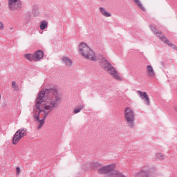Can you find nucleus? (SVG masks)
<instances>
[{
    "label": "nucleus",
    "mask_w": 177,
    "mask_h": 177,
    "mask_svg": "<svg viewBox=\"0 0 177 177\" xmlns=\"http://www.w3.org/2000/svg\"><path fill=\"white\" fill-rule=\"evenodd\" d=\"M52 92H53L52 89H46L44 91H40L36 99L35 107L39 111L33 114V117L35 121L37 122V129H41L45 125V118L48 117L49 113L53 109L59 106V103L62 100V95L57 91H55L53 95H49ZM48 95H49V97L44 101V97L48 96Z\"/></svg>",
    "instance_id": "f257e3e1"
},
{
    "label": "nucleus",
    "mask_w": 177,
    "mask_h": 177,
    "mask_svg": "<svg viewBox=\"0 0 177 177\" xmlns=\"http://www.w3.org/2000/svg\"><path fill=\"white\" fill-rule=\"evenodd\" d=\"M79 52L84 57L92 62H96V55L91 47L85 43H81L79 46Z\"/></svg>",
    "instance_id": "f03ea898"
},
{
    "label": "nucleus",
    "mask_w": 177,
    "mask_h": 177,
    "mask_svg": "<svg viewBox=\"0 0 177 177\" xmlns=\"http://www.w3.org/2000/svg\"><path fill=\"white\" fill-rule=\"evenodd\" d=\"M133 177H156V173L150 169V167L144 166L141 167L140 171L134 174Z\"/></svg>",
    "instance_id": "7ed1b4c3"
},
{
    "label": "nucleus",
    "mask_w": 177,
    "mask_h": 177,
    "mask_svg": "<svg viewBox=\"0 0 177 177\" xmlns=\"http://www.w3.org/2000/svg\"><path fill=\"white\" fill-rule=\"evenodd\" d=\"M104 69L112 75L116 81H122V79L118 75V72L114 68L107 60H104Z\"/></svg>",
    "instance_id": "20e7f679"
},
{
    "label": "nucleus",
    "mask_w": 177,
    "mask_h": 177,
    "mask_svg": "<svg viewBox=\"0 0 177 177\" xmlns=\"http://www.w3.org/2000/svg\"><path fill=\"white\" fill-rule=\"evenodd\" d=\"M27 136V129H19L14 135L12 138V145H18L19 142Z\"/></svg>",
    "instance_id": "39448f33"
},
{
    "label": "nucleus",
    "mask_w": 177,
    "mask_h": 177,
    "mask_svg": "<svg viewBox=\"0 0 177 177\" xmlns=\"http://www.w3.org/2000/svg\"><path fill=\"white\" fill-rule=\"evenodd\" d=\"M124 118H126L128 124H130L131 127H133V121L135 120V113L129 107H127L124 109Z\"/></svg>",
    "instance_id": "423d86ee"
},
{
    "label": "nucleus",
    "mask_w": 177,
    "mask_h": 177,
    "mask_svg": "<svg viewBox=\"0 0 177 177\" xmlns=\"http://www.w3.org/2000/svg\"><path fill=\"white\" fill-rule=\"evenodd\" d=\"M8 8L10 10H20L21 1L20 0H8Z\"/></svg>",
    "instance_id": "0eeeda50"
},
{
    "label": "nucleus",
    "mask_w": 177,
    "mask_h": 177,
    "mask_svg": "<svg viewBox=\"0 0 177 177\" xmlns=\"http://www.w3.org/2000/svg\"><path fill=\"white\" fill-rule=\"evenodd\" d=\"M138 93L141 99H145V102H147V106H150V98H149L147 93L138 91Z\"/></svg>",
    "instance_id": "6e6552de"
},
{
    "label": "nucleus",
    "mask_w": 177,
    "mask_h": 177,
    "mask_svg": "<svg viewBox=\"0 0 177 177\" xmlns=\"http://www.w3.org/2000/svg\"><path fill=\"white\" fill-rule=\"evenodd\" d=\"M34 62H38V60H41L42 57H44V52L41 50H38L34 54Z\"/></svg>",
    "instance_id": "1a4fd4ad"
},
{
    "label": "nucleus",
    "mask_w": 177,
    "mask_h": 177,
    "mask_svg": "<svg viewBox=\"0 0 177 177\" xmlns=\"http://www.w3.org/2000/svg\"><path fill=\"white\" fill-rule=\"evenodd\" d=\"M160 41H162V42H164V44H167V45H168L169 46H170L171 48H172L173 49H177L176 46L171 44L169 42V40H168L167 39V37H165V36H163L162 37H160Z\"/></svg>",
    "instance_id": "9d476101"
},
{
    "label": "nucleus",
    "mask_w": 177,
    "mask_h": 177,
    "mask_svg": "<svg viewBox=\"0 0 177 177\" xmlns=\"http://www.w3.org/2000/svg\"><path fill=\"white\" fill-rule=\"evenodd\" d=\"M147 75H149V77H154L155 73H154V69H153V66L148 65L147 66Z\"/></svg>",
    "instance_id": "9b49d317"
},
{
    "label": "nucleus",
    "mask_w": 177,
    "mask_h": 177,
    "mask_svg": "<svg viewBox=\"0 0 177 177\" xmlns=\"http://www.w3.org/2000/svg\"><path fill=\"white\" fill-rule=\"evenodd\" d=\"M151 30L153 32H154L157 35V37H158V38H160V39H161V38L164 37V35H162V32H160V31L157 30V28H156V27L151 26Z\"/></svg>",
    "instance_id": "f8f14e48"
},
{
    "label": "nucleus",
    "mask_w": 177,
    "mask_h": 177,
    "mask_svg": "<svg viewBox=\"0 0 177 177\" xmlns=\"http://www.w3.org/2000/svg\"><path fill=\"white\" fill-rule=\"evenodd\" d=\"M100 12L102 16H104V17H111V14L106 11V9L103 7H100Z\"/></svg>",
    "instance_id": "ddd939ff"
},
{
    "label": "nucleus",
    "mask_w": 177,
    "mask_h": 177,
    "mask_svg": "<svg viewBox=\"0 0 177 177\" xmlns=\"http://www.w3.org/2000/svg\"><path fill=\"white\" fill-rule=\"evenodd\" d=\"M62 61L64 62V63L66 65V66H71L72 64V62L71 59H68V57H62Z\"/></svg>",
    "instance_id": "4468645a"
},
{
    "label": "nucleus",
    "mask_w": 177,
    "mask_h": 177,
    "mask_svg": "<svg viewBox=\"0 0 177 177\" xmlns=\"http://www.w3.org/2000/svg\"><path fill=\"white\" fill-rule=\"evenodd\" d=\"M48 28V21L44 20L40 22V30H45Z\"/></svg>",
    "instance_id": "2eb2a0df"
},
{
    "label": "nucleus",
    "mask_w": 177,
    "mask_h": 177,
    "mask_svg": "<svg viewBox=\"0 0 177 177\" xmlns=\"http://www.w3.org/2000/svg\"><path fill=\"white\" fill-rule=\"evenodd\" d=\"M84 107H85V106H84V105H80V106H77V108L73 109L74 114H78V113H80L81 111V110H82V109H84Z\"/></svg>",
    "instance_id": "dca6fc26"
},
{
    "label": "nucleus",
    "mask_w": 177,
    "mask_h": 177,
    "mask_svg": "<svg viewBox=\"0 0 177 177\" xmlns=\"http://www.w3.org/2000/svg\"><path fill=\"white\" fill-rule=\"evenodd\" d=\"M24 57H26V59H27V60H29V62H34V54H26L24 55Z\"/></svg>",
    "instance_id": "f3484780"
},
{
    "label": "nucleus",
    "mask_w": 177,
    "mask_h": 177,
    "mask_svg": "<svg viewBox=\"0 0 177 177\" xmlns=\"http://www.w3.org/2000/svg\"><path fill=\"white\" fill-rule=\"evenodd\" d=\"M136 3H137L138 6L142 9V10H145V8H143V6L142 3H140V1L139 0H133Z\"/></svg>",
    "instance_id": "a211bd4d"
},
{
    "label": "nucleus",
    "mask_w": 177,
    "mask_h": 177,
    "mask_svg": "<svg viewBox=\"0 0 177 177\" xmlns=\"http://www.w3.org/2000/svg\"><path fill=\"white\" fill-rule=\"evenodd\" d=\"M156 157L159 160H164V155H162V153H158V154H156Z\"/></svg>",
    "instance_id": "6ab92c4d"
},
{
    "label": "nucleus",
    "mask_w": 177,
    "mask_h": 177,
    "mask_svg": "<svg viewBox=\"0 0 177 177\" xmlns=\"http://www.w3.org/2000/svg\"><path fill=\"white\" fill-rule=\"evenodd\" d=\"M12 88H13L15 90L17 89V86L16 85V82H12Z\"/></svg>",
    "instance_id": "aec40b11"
},
{
    "label": "nucleus",
    "mask_w": 177,
    "mask_h": 177,
    "mask_svg": "<svg viewBox=\"0 0 177 177\" xmlns=\"http://www.w3.org/2000/svg\"><path fill=\"white\" fill-rule=\"evenodd\" d=\"M16 175H20V167H16Z\"/></svg>",
    "instance_id": "412c9836"
},
{
    "label": "nucleus",
    "mask_w": 177,
    "mask_h": 177,
    "mask_svg": "<svg viewBox=\"0 0 177 177\" xmlns=\"http://www.w3.org/2000/svg\"><path fill=\"white\" fill-rule=\"evenodd\" d=\"M3 29V24L2 22H0V30Z\"/></svg>",
    "instance_id": "4be33fe9"
},
{
    "label": "nucleus",
    "mask_w": 177,
    "mask_h": 177,
    "mask_svg": "<svg viewBox=\"0 0 177 177\" xmlns=\"http://www.w3.org/2000/svg\"><path fill=\"white\" fill-rule=\"evenodd\" d=\"M2 96L1 95V94H0V101H1V97Z\"/></svg>",
    "instance_id": "5701e85b"
},
{
    "label": "nucleus",
    "mask_w": 177,
    "mask_h": 177,
    "mask_svg": "<svg viewBox=\"0 0 177 177\" xmlns=\"http://www.w3.org/2000/svg\"><path fill=\"white\" fill-rule=\"evenodd\" d=\"M0 8H1V3H0Z\"/></svg>",
    "instance_id": "b1692460"
},
{
    "label": "nucleus",
    "mask_w": 177,
    "mask_h": 177,
    "mask_svg": "<svg viewBox=\"0 0 177 177\" xmlns=\"http://www.w3.org/2000/svg\"><path fill=\"white\" fill-rule=\"evenodd\" d=\"M100 1H103V0H100Z\"/></svg>",
    "instance_id": "393cba45"
}]
</instances>
